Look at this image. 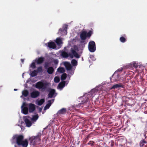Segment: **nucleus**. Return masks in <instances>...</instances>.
I'll list each match as a JSON object with an SVG mask.
<instances>
[{"mask_svg":"<svg viewBox=\"0 0 147 147\" xmlns=\"http://www.w3.org/2000/svg\"><path fill=\"white\" fill-rule=\"evenodd\" d=\"M48 86V83L40 81L36 83L35 87L37 88L41 89L42 91H44L47 88Z\"/></svg>","mask_w":147,"mask_h":147,"instance_id":"obj_4","label":"nucleus"},{"mask_svg":"<svg viewBox=\"0 0 147 147\" xmlns=\"http://www.w3.org/2000/svg\"><path fill=\"white\" fill-rule=\"evenodd\" d=\"M140 141L142 143H143V144L147 143V142L145 141L144 139Z\"/></svg>","mask_w":147,"mask_h":147,"instance_id":"obj_40","label":"nucleus"},{"mask_svg":"<svg viewBox=\"0 0 147 147\" xmlns=\"http://www.w3.org/2000/svg\"><path fill=\"white\" fill-rule=\"evenodd\" d=\"M48 66H49V63H45V66H44L45 68L46 69H47V68H48L47 67H48Z\"/></svg>","mask_w":147,"mask_h":147,"instance_id":"obj_38","label":"nucleus"},{"mask_svg":"<svg viewBox=\"0 0 147 147\" xmlns=\"http://www.w3.org/2000/svg\"><path fill=\"white\" fill-rule=\"evenodd\" d=\"M123 85L121 83L119 84H116L113 85L111 88V89H115L119 88L120 87H123Z\"/></svg>","mask_w":147,"mask_h":147,"instance_id":"obj_12","label":"nucleus"},{"mask_svg":"<svg viewBox=\"0 0 147 147\" xmlns=\"http://www.w3.org/2000/svg\"><path fill=\"white\" fill-rule=\"evenodd\" d=\"M67 25H66L63 29L60 28L59 29V31L61 32H65L66 34H67Z\"/></svg>","mask_w":147,"mask_h":147,"instance_id":"obj_24","label":"nucleus"},{"mask_svg":"<svg viewBox=\"0 0 147 147\" xmlns=\"http://www.w3.org/2000/svg\"><path fill=\"white\" fill-rule=\"evenodd\" d=\"M109 145L111 147H113L114 145V142L113 140H111L109 142Z\"/></svg>","mask_w":147,"mask_h":147,"instance_id":"obj_33","label":"nucleus"},{"mask_svg":"<svg viewBox=\"0 0 147 147\" xmlns=\"http://www.w3.org/2000/svg\"><path fill=\"white\" fill-rule=\"evenodd\" d=\"M31 67L33 68H34L36 67V65L35 63H32L31 65Z\"/></svg>","mask_w":147,"mask_h":147,"instance_id":"obj_37","label":"nucleus"},{"mask_svg":"<svg viewBox=\"0 0 147 147\" xmlns=\"http://www.w3.org/2000/svg\"><path fill=\"white\" fill-rule=\"evenodd\" d=\"M48 91L49 92V93L48 94V98H52L55 93V90L54 89L50 88L48 90Z\"/></svg>","mask_w":147,"mask_h":147,"instance_id":"obj_6","label":"nucleus"},{"mask_svg":"<svg viewBox=\"0 0 147 147\" xmlns=\"http://www.w3.org/2000/svg\"><path fill=\"white\" fill-rule=\"evenodd\" d=\"M38 114L35 115H33L31 118V120L33 121H35L38 119Z\"/></svg>","mask_w":147,"mask_h":147,"instance_id":"obj_23","label":"nucleus"},{"mask_svg":"<svg viewBox=\"0 0 147 147\" xmlns=\"http://www.w3.org/2000/svg\"><path fill=\"white\" fill-rule=\"evenodd\" d=\"M120 41L123 43L125 42L126 41V39L123 36L121 37L119 39Z\"/></svg>","mask_w":147,"mask_h":147,"instance_id":"obj_29","label":"nucleus"},{"mask_svg":"<svg viewBox=\"0 0 147 147\" xmlns=\"http://www.w3.org/2000/svg\"><path fill=\"white\" fill-rule=\"evenodd\" d=\"M21 60L22 62L23 63L24 62V59H21Z\"/></svg>","mask_w":147,"mask_h":147,"instance_id":"obj_45","label":"nucleus"},{"mask_svg":"<svg viewBox=\"0 0 147 147\" xmlns=\"http://www.w3.org/2000/svg\"><path fill=\"white\" fill-rule=\"evenodd\" d=\"M54 80L55 82L58 83L60 81V79L59 77H55L54 78Z\"/></svg>","mask_w":147,"mask_h":147,"instance_id":"obj_30","label":"nucleus"},{"mask_svg":"<svg viewBox=\"0 0 147 147\" xmlns=\"http://www.w3.org/2000/svg\"><path fill=\"white\" fill-rule=\"evenodd\" d=\"M51 106L48 104H47L45 106V108L46 109H48Z\"/></svg>","mask_w":147,"mask_h":147,"instance_id":"obj_39","label":"nucleus"},{"mask_svg":"<svg viewBox=\"0 0 147 147\" xmlns=\"http://www.w3.org/2000/svg\"><path fill=\"white\" fill-rule=\"evenodd\" d=\"M41 136V133H38L36 136H33L31 139L34 145L40 144L41 141L40 138Z\"/></svg>","mask_w":147,"mask_h":147,"instance_id":"obj_3","label":"nucleus"},{"mask_svg":"<svg viewBox=\"0 0 147 147\" xmlns=\"http://www.w3.org/2000/svg\"><path fill=\"white\" fill-rule=\"evenodd\" d=\"M92 57H94V56L93 55H90V58H92Z\"/></svg>","mask_w":147,"mask_h":147,"instance_id":"obj_46","label":"nucleus"},{"mask_svg":"<svg viewBox=\"0 0 147 147\" xmlns=\"http://www.w3.org/2000/svg\"><path fill=\"white\" fill-rule=\"evenodd\" d=\"M66 109L63 108L58 111L57 114L58 115L65 114L66 113Z\"/></svg>","mask_w":147,"mask_h":147,"instance_id":"obj_13","label":"nucleus"},{"mask_svg":"<svg viewBox=\"0 0 147 147\" xmlns=\"http://www.w3.org/2000/svg\"><path fill=\"white\" fill-rule=\"evenodd\" d=\"M24 118L26 126L28 127H30L32 125V123L31 121L27 118Z\"/></svg>","mask_w":147,"mask_h":147,"instance_id":"obj_11","label":"nucleus"},{"mask_svg":"<svg viewBox=\"0 0 147 147\" xmlns=\"http://www.w3.org/2000/svg\"><path fill=\"white\" fill-rule=\"evenodd\" d=\"M37 70H35L32 71L30 75L32 77H34L37 75Z\"/></svg>","mask_w":147,"mask_h":147,"instance_id":"obj_22","label":"nucleus"},{"mask_svg":"<svg viewBox=\"0 0 147 147\" xmlns=\"http://www.w3.org/2000/svg\"><path fill=\"white\" fill-rule=\"evenodd\" d=\"M24 136L22 135L17 136L16 138V142L18 146L22 145L23 147H27L28 142L27 140L23 141Z\"/></svg>","mask_w":147,"mask_h":147,"instance_id":"obj_1","label":"nucleus"},{"mask_svg":"<svg viewBox=\"0 0 147 147\" xmlns=\"http://www.w3.org/2000/svg\"><path fill=\"white\" fill-rule=\"evenodd\" d=\"M54 99H53L51 100H49L48 101V102H47V104H48L50 105V106H51V105L52 104V102H51V101H52V102H54Z\"/></svg>","mask_w":147,"mask_h":147,"instance_id":"obj_34","label":"nucleus"},{"mask_svg":"<svg viewBox=\"0 0 147 147\" xmlns=\"http://www.w3.org/2000/svg\"><path fill=\"white\" fill-rule=\"evenodd\" d=\"M122 69L121 68V69H118V71H122Z\"/></svg>","mask_w":147,"mask_h":147,"instance_id":"obj_43","label":"nucleus"},{"mask_svg":"<svg viewBox=\"0 0 147 147\" xmlns=\"http://www.w3.org/2000/svg\"><path fill=\"white\" fill-rule=\"evenodd\" d=\"M92 30H90L88 33L86 31H82L80 33V37L82 40H85L87 38H90L92 34H93V30L91 29Z\"/></svg>","mask_w":147,"mask_h":147,"instance_id":"obj_2","label":"nucleus"},{"mask_svg":"<svg viewBox=\"0 0 147 147\" xmlns=\"http://www.w3.org/2000/svg\"><path fill=\"white\" fill-rule=\"evenodd\" d=\"M146 134H144V136H145V138H146Z\"/></svg>","mask_w":147,"mask_h":147,"instance_id":"obj_47","label":"nucleus"},{"mask_svg":"<svg viewBox=\"0 0 147 147\" xmlns=\"http://www.w3.org/2000/svg\"><path fill=\"white\" fill-rule=\"evenodd\" d=\"M88 98H86V100L84 102H87L88 101Z\"/></svg>","mask_w":147,"mask_h":147,"instance_id":"obj_44","label":"nucleus"},{"mask_svg":"<svg viewBox=\"0 0 147 147\" xmlns=\"http://www.w3.org/2000/svg\"><path fill=\"white\" fill-rule=\"evenodd\" d=\"M71 63L73 66H76L77 65V62L75 59H73L72 60Z\"/></svg>","mask_w":147,"mask_h":147,"instance_id":"obj_25","label":"nucleus"},{"mask_svg":"<svg viewBox=\"0 0 147 147\" xmlns=\"http://www.w3.org/2000/svg\"><path fill=\"white\" fill-rule=\"evenodd\" d=\"M88 48L89 51L91 52H94L96 49V44L93 41H90L88 43Z\"/></svg>","mask_w":147,"mask_h":147,"instance_id":"obj_5","label":"nucleus"},{"mask_svg":"<svg viewBox=\"0 0 147 147\" xmlns=\"http://www.w3.org/2000/svg\"><path fill=\"white\" fill-rule=\"evenodd\" d=\"M27 106V104L25 102H24L23 104L22 105V108L24 107H26Z\"/></svg>","mask_w":147,"mask_h":147,"instance_id":"obj_41","label":"nucleus"},{"mask_svg":"<svg viewBox=\"0 0 147 147\" xmlns=\"http://www.w3.org/2000/svg\"><path fill=\"white\" fill-rule=\"evenodd\" d=\"M45 101V99H41L38 101V105H41Z\"/></svg>","mask_w":147,"mask_h":147,"instance_id":"obj_26","label":"nucleus"},{"mask_svg":"<svg viewBox=\"0 0 147 147\" xmlns=\"http://www.w3.org/2000/svg\"><path fill=\"white\" fill-rule=\"evenodd\" d=\"M36 70L38 71V72H42V68L41 67H38Z\"/></svg>","mask_w":147,"mask_h":147,"instance_id":"obj_32","label":"nucleus"},{"mask_svg":"<svg viewBox=\"0 0 147 147\" xmlns=\"http://www.w3.org/2000/svg\"><path fill=\"white\" fill-rule=\"evenodd\" d=\"M17 90V89H14V90L16 91V90Z\"/></svg>","mask_w":147,"mask_h":147,"instance_id":"obj_48","label":"nucleus"},{"mask_svg":"<svg viewBox=\"0 0 147 147\" xmlns=\"http://www.w3.org/2000/svg\"><path fill=\"white\" fill-rule=\"evenodd\" d=\"M65 81L61 82L59 84L58 87L60 88H62L65 86Z\"/></svg>","mask_w":147,"mask_h":147,"instance_id":"obj_21","label":"nucleus"},{"mask_svg":"<svg viewBox=\"0 0 147 147\" xmlns=\"http://www.w3.org/2000/svg\"><path fill=\"white\" fill-rule=\"evenodd\" d=\"M54 71L53 68L52 67H49L47 68V72L49 74H51Z\"/></svg>","mask_w":147,"mask_h":147,"instance_id":"obj_16","label":"nucleus"},{"mask_svg":"<svg viewBox=\"0 0 147 147\" xmlns=\"http://www.w3.org/2000/svg\"><path fill=\"white\" fill-rule=\"evenodd\" d=\"M64 65L67 70L69 71L71 70L72 67L69 62H65L64 63Z\"/></svg>","mask_w":147,"mask_h":147,"instance_id":"obj_8","label":"nucleus"},{"mask_svg":"<svg viewBox=\"0 0 147 147\" xmlns=\"http://www.w3.org/2000/svg\"><path fill=\"white\" fill-rule=\"evenodd\" d=\"M48 47L50 48L54 49L56 47V45L54 42L51 41L48 43Z\"/></svg>","mask_w":147,"mask_h":147,"instance_id":"obj_10","label":"nucleus"},{"mask_svg":"<svg viewBox=\"0 0 147 147\" xmlns=\"http://www.w3.org/2000/svg\"><path fill=\"white\" fill-rule=\"evenodd\" d=\"M71 52L74 57H76L77 58H79L80 57L78 54L76 52L75 50L74 49H72L71 50Z\"/></svg>","mask_w":147,"mask_h":147,"instance_id":"obj_18","label":"nucleus"},{"mask_svg":"<svg viewBox=\"0 0 147 147\" xmlns=\"http://www.w3.org/2000/svg\"><path fill=\"white\" fill-rule=\"evenodd\" d=\"M61 55L64 58H67L69 56V55L65 51L62 52Z\"/></svg>","mask_w":147,"mask_h":147,"instance_id":"obj_20","label":"nucleus"},{"mask_svg":"<svg viewBox=\"0 0 147 147\" xmlns=\"http://www.w3.org/2000/svg\"><path fill=\"white\" fill-rule=\"evenodd\" d=\"M35 105L34 104L31 103L29 104L28 109L29 112H32L35 110Z\"/></svg>","mask_w":147,"mask_h":147,"instance_id":"obj_9","label":"nucleus"},{"mask_svg":"<svg viewBox=\"0 0 147 147\" xmlns=\"http://www.w3.org/2000/svg\"><path fill=\"white\" fill-rule=\"evenodd\" d=\"M53 62L55 64L57 65L58 63V60L57 59H54L53 61Z\"/></svg>","mask_w":147,"mask_h":147,"instance_id":"obj_35","label":"nucleus"},{"mask_svg":"<svg viewBox=\"0 0 147 147\" xmlns=\"http://www.w3.org/2000/svg\"><path fill=\"white\" fill-rule=\"evenodd\" d=\"M67 78V74L66 73H64L61 76V79L63 80H65Z\"/></svg>","mask_w":147,"mask_h":147,"instance_id":"obj_28","label":"nucleus"},{"mask_svg":"<svg viewBox=\"0 0 147 147\" xmlns=\"http://www.w3.org/2000/svg\"><path fill=\"white\" fill-rule=\"evenodd\" d=\"M57 71L61 73H63L64 72L65 70L63 67H61L57 69Z\"/></svg>","mask_w":147,"mask_h":147,"instance_id":"obj_27","label":"nucleus"},{"mask_svg":"<svg viewBox=\"0 0 147 147\" xmlns=\"http://www.w3.org/2000/svg\"><path fill=\"white\" fill-rule=\"evenodd\" d=\"M40 110H41V109H42L40 108Z\"/></svg>","mask_w":147,"mask_h":147,"instance_id":"obj_49","label":"nucleus"},{"mask_svg":"<svg viewBox=\"0 0 147 147\" xmlns=\"http://www.w3.org/2000/svg\"><path fill=\"white\" fill-rule=\"evenodd\" d=\"M22 113L26 115L28 113V109L27 107H24L22 108Z\"/></svg>","mask_w":147,"mask_h":147,"instance_id":"obj_15","label":"nucleus"},{"mask_svg":"<svg viewBox=\"0 0 147 147\" xmlns=\"http://www.w3.org/2000/svg\"><path fill=\"white\" fill-rule=\"evenodd\" d=\"M140 145L141 147H143L144 146V144L143 143H142L140 141Z\"/></svg>","mask_w":147,"mask_h":147,"instance_id":"obj_42","label":"nucleus"},{"mask_svg":"<svg viewBox=\"0 0 147 147\" xmlns=\"http://www.w3.org/2000/svg\"><path fill=\"white\" fill-rule=\"evenodd\" d=\"M45 59L44 57H40L38 58L36 61V63L37 64H40L42 63L44 61Z\"/></svg>","mask_w":147,"mask_h":147,"instance_id":"obj_14","label":"nucleus"},{"mask_svg":"<svg viewBox=\"0 0 147 147\" xmlns=\"http://www.w3.org/2000/svg\"><path fill=\"white\" fill-rule=\"evenodd\" d=\"M40 94V92L38 91H34L30 93L31 98H35L38 97Z\"/></svg>","mask_w":147,"mask_h":147,"instance_id":"obj_7","label":"nucleus"},{"mask_svg":"<svg viewBox=\"0 0 147 147\" xmlns=\"http://www.w3.org/2000/svg\"><path fill=\"white\" fill-rule=\"evenodd\" d=\"M29 94V92L27 90H24L22 92V94L24 97H26Z\"/></svg>","mask_w":147,"mask_h":147,"instance_id":"obj_19","label":"nucleus"},{"mask_svg":"<svg viewBox=\"0 0 147 147\" xmlns=\"http://www.w3.org/2000/svg\"><path fill=\"white\" fill-rule=\"evenodd\" d=\"M132 65L135 68H136L138 67L137 64L135 62H134L132 64Z\"/></svg>","mask_w":147,"mask_h":147,"instance_id":"obj_36","label":"nucleus"},{"mask_svg":"<svg viewBox=\"0 0 147 147\" xmlns=\"http://www.w3.org/2000/svg\"><path fill=\"white\" fill-rule=\"evenodd\" d=\"M55 42L58 46H60L61 44H62V41L61 38H57Z\"/></svg>","mask_w":147,"mask_h":147,"instance_id":"obj_17","label":"nucleus"},{"mask_svg":"<svg viewBox=\"0 0 147 147\" xmlns=\"http://www.w3.org/2000/svg\"><path fill=\"white\" fill-rule=\"evenodd\" d=\"M94 142L92 141H90L87 144L88 145L90 146H94Z\"/></svg>","mask_w":147,"mask_h":147,"instance_id":"obj_31","label":"nucleus"}]
</instances>
